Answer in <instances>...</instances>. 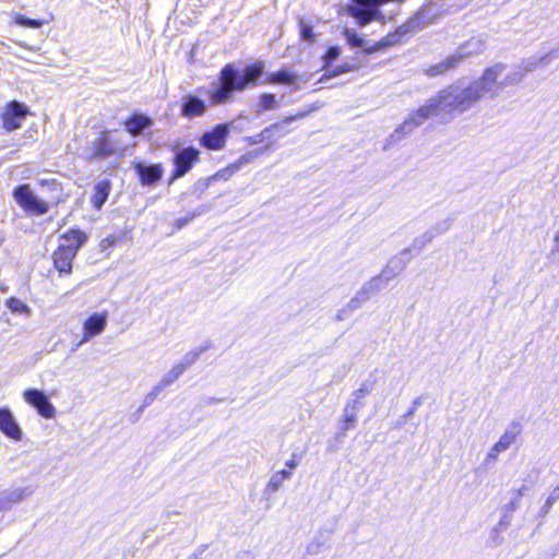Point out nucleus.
<instances>
[{
    "label": "nucleus",
    "instance_id": "nucleus-59",
    "mask_svg": "<svg viewBox=\"0 0 559 559\" xmlns=\"http://www.w3.org/2000/svg\"><path fill=\"white\" fill-rule=\"evenodd\" d=\"M551 508H552V506L548 504V502L545 501V503L543 504V507L539 510L538 516L542 519L546 518L547 514L550 512Z\"/></svg>",
    "mask_w": 559,
    "mask_h": 559
},
{
    "label": "nucleus",
    "instance_id": "nucleus-56",
    "mask_svg": "<svg viewBox=\"0 0 559 559\" xmlns=\"http://www.w3.org/2000/svg\"><path fill=\"white\" fill-rule=\"evenodd\" d=\"M350 314H352V312L349 310H347V308L344 306L335 314V320L336 321H343V320L347 319Z\"/></svg>",
    "mask_w": 559,
    "mask_h": 559
},
{
    "label": "nucleus",
    "instance_id": "nucleus-53",
    "mask_svg": "<svg viewBox=\"0 0 559 559\" xmlns=\"http://www.w3.org/2000/svg\"><path fill=\"white\" fill-rule=\"evenodd\" d=\"M209 545L204 544V545H200L198 546L194 551L187 557V559H202V556L203 554L205 552V550L207 549Z\"/></svg>",
    "mask_w": 559,
    "mask_h": 559
},
{
    "label": "nucleus",
    "instance_id": "nucleus-5",
    "mask_svg": "<svg viewBox=\"0 0 559 559\" xmlns=\"http://www.w3.org/2000/svg\"><path fill=\"white\" fill-rule=\"evenodd\" d=\"M405 0H352L346 7L347 13L356 21L357 25L364 27L369 23L384 21L380 7L388 2H404Z\"/></svg>",
    "mask_w": 559,
    "mask_h": 559
},
{
    "label": "nucleus",
    "instance_id": "nucleus-36",
    "mask_svg": "<svg viewBox=\"0 0 559 559\" xmlns=\"http://www.w3.org/2000/svg\"><path fill=\"white\" fill-rule=\"evenodd\" d=\"M357 412L353 408H349L345 406L344 408V419L341 426V429L343 431H347L349 429H353L356 426L357 423Z\"/></svg>",
    "mask_w": 559,
    "mask_h": 559
},
{
    "label": "nucleus",
    "instance_id": "nucleus-33",
    "mask_svg": "<svg viewBox=\"0 0 559 559\" xmlns=\"http://www.w3.org/2000/svg\"><path fill=\"white\" fill-rule=\"evenodd\" d=\"M211 348V344H206V345H203V346H200L198 348H194L190 352H188L182 360L180 362H178L182 368L183 370H188L198 359L199 357L206 350H209Z\"/></svg>",
    "mask_w": 559,
    "mask_h": 559
},
{
    "label": "nucleus",
    "instance_id": "nucleus-38",
    "mask_svg": "<svg viewBox=\"0 0 559 559\" xmlns=\"http://www.w3.org/2000/svg\"><path fill=\"white\" fill-rule=\"evenodd\" d=\"M354 70H356L355 66L349 64V63H343V64L336 66L334 68L326 69L323 78L331 79V78H335V76H338V75L347 73V72H352Z\"/></svg>",
    "mask_w": 559,
    "mask_h": 559
},
{
    "label": "nucleus",
    "instance_id": "nucleus-63",
    "mask_svg": "<svg viewBox=\"0 0 559 559\" xmlns=\"http://www.w3.org/2000/svg\"><path fill=\"white\" fill-rule=\"evenodd\" d=\"M17 44H19V46H21V47H23V48H25V49L34 50V48H33V47L28 46V45H27V44H25V43L20 41V43H17Z\"/></svg>",
    "mask_w": 559,
    "mask_h": 559
},
{
    "label": "nucleus",
    "instance_id": "nucleus-32",
    "mask_svg": "<svg viewBox=\"0 0 559 559\" xmlns=\"http://www.w3.org/2000/svg\"><path fill=\"white\" fill-rule=\"evenodd\" d=\"M383 287V283L374 276L364 283L357 293L368 301L371 295L379 293Z\"/></svg>",
    "mask_w": 559,
    "mask_h": 559
},
{
    "label": "nucleus",
    "instance_id": "nucleus-7",
    "mask_svg": "<svg viewBox=\"0 0 559 559\" xmlns=\"http://www.w3.org/2000/svg\"><path fill=\"white\" fill-rule=\"evenodd\" d=\"M12 194L19 206L31 215L40 216L49 211L48 203L39 199L27 183L15 187Z\"/></svg>",
    "mask_w": 559,
    "mask_h": 559
},
{
    "label": "nucleus",
    "instance_id": "nucleus-30",
    "mask_svg": "<svg viewBox=\"0 0 559 559\" xmlns=\"http://www.w3.org/2000/svg\"><path fill=\"white\" fill-rule=\"evenodd\" d=\"M552 53L554 52H548V53H545L544 56H540V57H531L528 59L523 60V62L521 63L520 67L522 68L524 73L527 74L530 72L535 71L539 67H544V66L548 64L549 63V57Z\"/></svg>",
    "mask_w": 559,
    "mask_h": 559
},
{
    "label": "nucleus",
    "instance_id": "nucleus-51",
    "mask_svg": "<svg viewBox=\"0 0 559 559\" xmlns=\"http://www.w3.org/2000/svg\"><path fill=\"white\" fill-rule=\"evenodd\" d=\"M38 183L41 187H47L51 191H59L60 190V185L53 178H51V179H39Z\"/></svg>",
    "mask_w": 559,
    "mask_h": 559
},
{
    "label": "nucleus",
    "instance_id": "nucleus-60",
    "mask_svg": "<svg viewBox=\"0 0 559 559\" xmlns=\"http://www.w3.org/2000/svg\"><path fill=\"white\" fill-rule=\"evenodd\" d=\"M276 473L283 479V481L290 479L293 476V473L286 469L278 471Z\"/></svg>",
    "mask_w": 559,
    "mask_h": 559
},
{
    "label": "nucleus",
    "instance_id": "nucleus-25",
    "mask_svg": "<svg viewBox=\"0 0 559 559\" xmlns=\"http://www.w3.org/2000/svg\"><path fill=\"white\" fill-rule=\"evenodd\" d=\"M459 66V59H456L455 56L452 53L443 61L427 68L425 72L429 76H438L447 73L448 71L456 69Z\"/></svg>",
    "mask_w": 559,
    "mask_h": 559
},
{
    "label": "nucleus",
    "instance_id": "nucleus-23",
    "mask_svg": "<svg viewBox=\"0 0 559 559\" xmlns=\"http://www.w3.org/2000/svg\"><path fill=\"white\" fill-rule=\"evenodd\" d=\"M152 124L153 120L150 117L143 114H134L126 121V129L133 136H138Z\"/></svg>",
    "mask_w": 559,
    "mask_h": 559
},
{
    "label": "nucleus",
    "instance_id": "nucleus-46",
    "mask_svg": "<svg viewBox=\"0 0 559 559\" xmlns=\"http://www.w3.org/2000/svg\"><path fill=\"white\" fill-rule=\"evenodd\" d=\"M283 483H284L283 479L275 472L270 477V480H269L267 485L265 486L264 492L265 493H274V492H276L281 488Z\"/></svg>",
    "mask_w": 559,
    "mask_h": 559
},
{
    "label": "nucleus",
    "instance_id": "nucleus-34",
    "mask_svg": "<svg viewBox=\"0 0 559 559\" xmlns=\"http://www.w3.org/2000/svg\"><path fill=\"white\" fill-rule=\"evenodd\" d=\"M183 372H185L183 368L179 364H176L173 366V368L168 372H166L162 377L158 384L163 389H166L167 386L171 385L175 381H177Z\"/></svg>",
    "mask_w": 559,
    "mask_h": 559
},
{
    "label": "nucleus",
    "instance_id": "nucleus-21",
    "mask_svg": "<svg viewBox=\"0 0 559 559\" xmlns=\"http://www.w3.org/2000/svg\"><path fill=\"white\" fill-rule=\"evenodd\" d=\"M526 74L519 66L515 70L509 72L501 81H498L499 78H496V84L492 90L489 92L490 98H495L498 96L504 88L508 86L519 84Z\"/></svg>",
    "mask_w": 559,
    "mask_h": 559
},
{
    "label": "nucleus",
    "instance_id": "nucleus-16",
    "mask_svg": "<svg viewBox=\"0 0 559 559\" xmlns=\"http://www.w3.org/2000/svg\"><path fill=\"white\" fill-rule=\"evenodd\" d=\"M207 109L203 99L195 95H186L181 99L180 111L186 118H194L202 116Z\"/></svg>",
    "mask_w": 559,
    "mask_h": 559
},
{
    "label": "nucleus",
    "instance_id": "nucleus-20",
    "mask_svg": "<svg viewBox=\"0 0 559 559\" xmlns=\"http://www.w3.org/2000/svg\"><path fill=\"white\" fill-rule=\"evenodd\" d=\"M299 75L288 68H282L276 72H272L265 79L266 84H284L294 86L293 91H298L299 85L297 84Z\"/></svg>",
    "mask_w": 559,
    "mask_h": 559
},
{
    "label": "nucleus",
    "instance_id": "nucleus-14",
    "mask_svg": "<svg viewBox=\"0 0 559 559\" xmlns=\"http://www.w3.org/2000/svg\"><path fill=\"white\" fill-rule=\"evenodd\" d=\"M134 170L140 178L143 186H153L158 182L164 174V169L160 164L146 165L144 163H136Z\"/></svg>",
    "mask_w": 559,
    "mask_h": 559
},
{
    "label": "nucleus",
    "instance_id": "nucleus-42",
    "mask_svg": "<svg viewBox=\"0 0 559 559\" xmlns=\"http://www.w3.org/2000/svg\"><path fill=\"white\" fill-rule=\"evenodd\" d=\"M164 389L157 383L145 396H144V400H143V405L138 409L136 414L135 415H140L143 409L147 406H150L155 400L156 397L160 394V392L163 391Z\"/></svg>",
    "mask_w": 559,
    "mask_h": 559
},
{
    "label": "nucleus",
    "instance_id": "nucleus-57",
    "mask_svg": "<svg viewBox=\"0 0 559 559\" xmlns=\"http://www.w3.org/2000/svg\"><path fill=\"white\" fill-rule=\"evenodd\" d=\"M420 404H421L420 399L419 397L415 399L413 402V406L403 415V418L406 419L408 417H412L416 412V407Z\"/></svg>",
    "mask_w": 559,
    "mask_h": 559
},
{
    "label": "nucleus",
    "instance_id": "nucleus-44",
    "mask_svg": "<svg viewBox=\"0 0 559 559\" xmlns=\"http://www.w3.org/2000/svg\"><path fill=\"white\" fill-rule=\"evenodd\" d=\"M215 180V177H207L204 179L198 180L193 185L192 192L197 195L198 199H201L205 190L210 187V185Z\"/></svg>",
    "mask_w": 559,
    "mask_h": 559
},
{
    "label": "nucleus",
    "instance_id": "nucleus-61",
    "mask_svg": "<svg viewBox=\"0 0 559 559\" xmlns=\"http://www.w3.org/2000/svg\"><path fill=\"white\" fill-rule=\"evenodd\" d=\"M285 465L289 468V469H295L298 465L297 461L293 457L288 461H286Z\"/></svg>",
    "mask_w": 559,
    "mask_h": 559
},
{
    "label": "nucleus",
    "instance_id": "nucleus-6",
    "mask_svg": "<svg viewBox=\"0 0 559 559\" xmlns=\"http://www.w3.org/2000/svg\"><path fill=\"white\" fill-rule=\"evenodd\" d=\"M117 142L109 131H100L82 147V157L87 160L106 159L117 153Z\"/></svg>",
    "mask_w": 559,
    "mask_h": 559
},
{
    "label": "nucleus",
    "instance_id": "nucleus-40",
    "mask_svg": "<svg viewBox=\"0 0 559 559\" xmlns=\"http://www.w3.org/2000/svg\"><path fill=\"white\" fill-rule=\"evenodd\" d=\"M343 36L347 44L353 48H360L364 46V39L352 28H344Z\"/></svg>",
    "mask_w": 559,
    "mask_h": 559
},
{
    "label": "nucleus",
    "instance_id": "nucleus-3",
    "mask_svg": "<svg viewBox=\"0 0 559 559\" xmlns=\"http://www.w3.org/2000/svg\"><path fill=\"white\" fill-rule=\"evenodd\" d=\"M87 235L80 229H70L61 236V242L53 252V264L60 274L72 271V261L80 248L86 242Z\"/></svg>",
    "mask_w": 559,
    "mask_h": 559
},
{
    "label": "nucleus",
    "instance_id": "nucleus-26",
    "mask_svg": "<svg viewBox=\"0 0 559 559\" xmlns=\"http://www.w3.org/2000/svg\"><path fill=\"white\" fill-rule=\"evenodd\" d=\"M32 490L28 488H16L9 491H3L0 495V501L3 509L7 508L8 504L17 503L29 497Z\"/></svg>",
    "mask_w": 559,
    "mask_h": 559
},
{
    "label": "nucleus",
    "instance_id": "nucleus-29",
    "mask_svg": "<svg viewBox=\"0 0 559 559\" xmlns=\"http://www.w3.org/2000/svg\"><path fill=\"white\" fill-rule=\"evenodd\" d=\"M412 258L413 257L409 254V249H403L397 254L392 257L386 264L391 270L395 271V273L401 274L411 262Z\"/></svg>",
    "mask_w": 559,
    "mask_h": 559
},
{
    "label": "nucleus",
    "instance_id": "nucleus-55",
    "mask_svg": "<svg viewBox=\"0 0 559 559\" xmlns=\"http://www.w3.org/2000/svg\"><path fill=\"white\" fill-rule=\"evenodd\" d=\"M549 258H559V230L555 234L554 246L549 252Z\"/></svg>",
    "mask_w": 559,
    "mask_h": 559
},
{
    "label": "nucleus",
    "instance_id": "nucleus-8",
    "mask_svg": "<svg viewBox=\"0 0 559 559\" xmlns=\"http://www.w3.org/2000/svg\"><path fill=\"white\" fill-rule=\"evenodd\" d=\"M239 119H247V117L239 115L237 119L230 122L217 124L212 130L206 131L201 135L200 144L203 147L213 151L223 148L227 140L229 129L236 128V123Z\"/></svg>",
    "mask_w": 559,
    "mask_h": 559
},
{
    "label": "nucleus",
    "instance_id": "nucleus-28",
    "mask_svg": "<svg viewBox=\"0 0 559 559\" xmlns=\"http://www.w3.org/2000/svg\"><path fill=\"white\" fill-rule=\"evenodd\" d=\"M408 34H411V32L405 24H402L394 32L389 33L386 36L381 38L379 40V46H382L383 49L392 47L402 41V39Z\"/></svg>",
    "mask_w": 559,
    "mask_h": 559
},
{
    "label": "nucleus",
    "instance_id": "nucleus-27",
    "mask_svg": "<svg viewBox=\"0 0 559 559\" xmlns=\"http://www.w3.org/2000/svg\"><path fill=\"white\" fill-rule=\"evenodd\" d=\"M305 116L304 112L295 116H289L284 118L282 121L272 123L269 126V129L273 135V138L276 140L277 138H282L290 132L288 129L289 124L297 120L298 118H302Z\"/></svg>",
    "mask_w": 559,
    "mask_h": 559
},
{
    "label": "nucleus",
    "instance_id": "nucleus-35",
    "mask_svg": "<svg viewBox=\"0 0 559 559\" xmlns=\"http://www.w3.org/2000/svg\"><path fill=\"white\" fill-rule=\"evenodd\" d=\"M209 209L205 205H201L197 210L189 212L185 217L177 218L174 222V226L177 229H181L186 225H188L191 221H193L197 216L205 213Z\"/></svg>",
    "mask_w": 559,
    "mask_h": 559
},
{
    "label": "nucleus",
    "instance_id": "nucleus-17",
    "mask_svg": "<svg viewBox=\"0 0 559 559\" xmlns=\"http://www.w3.org/2000/svg\"><path fill=\"white\" fill-rule=\"evenodd\" d=\"M436 13L432 12L430 7H423L419 9L414 16L409 17L404 24L412 33H416L419 29H423L427 25H430L435 22Z\"/></svg>",
    "mask_w": 559,
    "mask_h": 559
},
{
    "label": "nucleus",
    "instance_id": "nucleus-64",
    "mask_svg": "<svg viewBox=\"0 0 559 559\" xmlns=\"http://www.w3.org/2000/svg\"><path fill=\"white\" fill-rule=\"evenodd\" d=\"M240 120H241V119H239V120L237 121V123H236V128H235V129H240V127H241V123H239V121H240Z\"/></svg>",
    "mask_w": 559,
    "mask_h": 559
},
{
    "label": "nucleus",
    "instance_id": "nucleus-22",
    "mask_svg": "<svg viewBox=\"0 0 559 559\" xmlns=\"http://www.w3.org/2000/svg\"><path fill=\"white\" fill-rule=\"evenodd\" d=\"M374 388V380L366 379L360 383V386L354 391L353 397L346 403L345 406L359 411L365 405V397L368 396Z\"/></svg>",
    "mask_w": 559,
    "mask_h": 559
},
{
    "label": "nucleus",
    "instance_id": "nucleus-13",
    "mask_svg": "<svg viewBox=\"0 0 559 559\" xmlns=\"http://www.w3.org/2000/svg\"><path fill=\"white\" fill-rule=\"evenodd\" d=\"M107 325V313H94L92 314L83 325L84 336L81 342H79L73 348L75 350L79 348L84 342L88 341L91 337L100 334Z\"/></svg>",
    "mask_w": 559,
    "mask_h": 559
},
{
    "label": "nucleus",
    "instance_id": "nucleus-43",
    "mask_svg": "<svg viewBox=\"0 0 559 559\" xmlns=\"http://www.w3.org/2000/svg\"><path fill=\"white\" fill-rule=\"evenodd\" d=\"M299 31L300 36L305 41L313 43L316 40V35L312 31V26L305 22L302 19L299 20Z\"/></svg>",
    "mask_w": 559,
    "mask_h": 559
},
{
    "label": "nucleus",
    "instance_id": "nucleus-48",
    "mask_svg": "<svg viewBox=\"0 0 559 559\" xmlns=\"http://www.w3.org/2000/svg\"><path fill=\"white\" fill-rule=\"evenodd\" d=\"M366 302L367 300L364 297H361L358 293H356V295L345 305V307L353 313Z\"/></svg>",
    "mask_w": 559,
    "mask_h": 559
},
{
    "label": "nucleus",
    "instance_id": "nucleus-47",
    "mask_svg": "<svg viewBox=\"0 0 559 559\" xmlns=\"http://www.w3.org/2000/svg\"><path fill=\"white\" fill-rule=\"evenodd\" d=\"M341 55V48L338 46H331L326 50L323 56L324 66L329 67L333 61H335Z\"/></svg>",
    "mask_w": 559,
    "mask_h": 559
},
{
    "label": "nucleus",
    "instance_id": "nucleus-18",
    "mask_svg": "<svg viewBox=\"0 0 559 559\" xmlns=\"http://www.w3.org/2000/svg\"><path fill=\"white\" fill-rule=\"evenodd\" d=\"M450 228V223L449 221H444L436 226H433L431 229L425 231L423 235L416 237L411 247L408 248L409 249V252L412 250H415L417 252H420L429 242L432 241V239L438 236V235H441L443 233H445L448 229Z\"/></svg>",
    "mask_w": 559,
    "mask_h": 559
},
{
    "label": "nucleus",
    "instance_id": "nucleus-41",
    "mask_svg": "<svg viewBox=\"0 0 559 559\" xmlns=\"http://www.w3.org/2000/svg\"><path fill=\"white\" fill-rule=\"evenodd\" d=\"M14 23L23 27L39 28L44 25L45 22L43 20L29 19L25 15L17 14L14 17Z\"/></svg>",
    "mask_w": 559,
    "mask_h": 559
},
{
    "label": "nucleus",
    "instance_id": "nucleus-52",
    "mask_svg": "<svg viewBox=\"0 0 559 559\" xmlns=\"http://www.w3.org/2000/svg\"><path fill=\"white\" fill-rule=\"evenodd\" d=\"M524 490H525V487H522L520 489H518L515 491V497L512 499V501L509 503V509L510 510H516L518 507H519V501L521 500V498L523 497L524 495Z\"/></svg>",
    "mask_w": 559,
    "mask_h": 559
},
{
    "label": "nucleus",
    "instance_id": "nucleus-9",
    "mask_svg": "<svg viewBox=\"0 0 559 559\" xmlns=\"http://www.w3.org/2000/svg\"><path fill=\"white\" fill-rule=\"evenodd\" d=\"M201 152L193 147L188 146L176 152L174 156L175 168L169 179V185L175 180L186 176L200 159Z\"/></svg>",
    "mask_w": 559,
    "mask_h": 559
},
{
    "label": "nucleus",
    "instance_id": "nucleus-54",
    "mask_svg": "<svg viewBox=\"0 0 559 559\" xmlns=\"http://www.w3.org/2000/svg\"><path fill=\"white\" fill-rule=\"evenodd\" d=\"M559 500V484L550 491L548 497L546 498V502L548 504L554 506Z\"/></svg>",
    "mask_w": 559,
    "mask_h": 559
},
{
    "label": "nucleus",
    "instance_id": "nucleus-19",
    "mask_svg": "<svg viewBox=\"0 0 559 559\" xmlns=\"http://www.w3.org/2000/svg\"><path fill=\"white\" fill-rule=\"evenodd\" d=\"M486 48V41L481 37H473L460 45L453 53L461 64L466 58L481 53Z\"/></svg>",
    "mask_w": 559,
    "mask_h": 559
},
{
    "label": "nucleus",
    "instance_id": "nucleus-1",
    "mask_svg": "<svg viewBox=\"0 0 559 559\" xmlns=\"http://www.w3.org/2000/svg\"><path fill=\"white\" fill-rule=\"evenodd\" d=\"M507 66L502 62L488 67L481 76L473 82L457 81L441 90L435 97L443 114H463L472 109L496 84V78H500Z\"/></svg>",
    "mask_w": 559,
    "mask_h": 559
},
{
    "label": "nucleus",
    "instance_id": "nucleus-62",
    "mask_svg": "<svg viewBox=\"0 0 559 559\" xmlns=\"http://www.w3.org/2000/svg\"><path fill=\"white\" fill-rule=\"evenodd\" d=\"M223 402V399L210 397L207 404Z\"/></svg>",
    "mask_w": 559,
    "mask_h": 559
},
{
    "label": "nucleus",
    "instance_id": "nucleus-58",
    "mask_svg": "<svg viewBox=\"0 0 559 559\" xmlns=\"http://www.w3.org/2000/svg\"><path fill=\"white\" fill-rule=\"evenodd\" d=\"M380 50H383L382 46H379V41H377L376 44L371 45V46H368V47H365L364 48V52L366 55H372L377 51H380Z\"/></svg>",
    "mask_w": 559,
    "mask_h": 559
},
{
    "label": "nucleus",
    "instance_id": "nucleus-4",
    "mask_svg": "<svg viewBox=\"0 0 559 559\" xmlns=\"http://www.w3.org/2000/svg\"><path fill=\"white\" fill-rule=\"evenodd\" d=\"M442 114V110L433 96L427 100L425 105L413 111L409 117L402 122L393 133L388 138L384 148L394 145L401 141L406 134L412 133L416 128L423 126L426 120L431 117H437Z\"/></svg>",
    "mask_w": 559,
    "mask_h": 559
},
{
    "label": "nucleus",
    "instance_id": "nucleus-12",
    "mask_svg": "<svg viewBox=\"0 0 559 559\" xmlns=\"http://www.w3.org/2000/svg\"><path fill=\"white\" fill-rule=\"evenodd\" d=\"M520 431L519 424L512 423L510 428L500 437V439L492 445L490 451L487 453L484 464L486 466L492 465L498 455L509 449V447L515 441V438Z\"/></svg>",
    "mask_w": 559,
    "mask_h": 559
},
{
    "label": "nucleus",
    "instance_id": "nucleus-10",
    "mask_svg": "<svg viewBox=\"0 0 559 559\" xmlns=\"http://www.w3.org/2000/svg\"><path fill=\"white\" fill-rule=\"evenodd\" d=\"M29 110L26 105L17 100H12L7 104L0 120L5 131L11 132L21 128L22 122L25 120Z\"/></svg>",
    "mask_w": 559,
    "mask_h": 559
},
{
    "label": "nucleus",
    "instance_id": "nucleus-11",
    "mask_svg": "<svg viewBox=\"0 0 559 559\" xmlns=\"http://www.w3.org/2000/svg\"><path fill=\"white\" fill-rule=\"evenodd\" d=\"M23 397L41 417L50 419L55 416L56 408L43 391L38 389H27L24 391Z\"/></svg>",
    "mask_w": 559,
    "mask_h": 559
},
{
    "label": "nucleus",
    "instance_id": "nucleus-39",
    "mask_svg": "<svg viewBox=\"0 0 559 559\" xmlns=\"http://www.w3.org/2000/svg\"><path fill=\"white\" fill-rule=\"evenodd\" d=\"M7 307L14 313L29 314L31 309L22 300L11 297L7 300Z\"/></svg>",
    "mask_w": 559,
    "mask_h": 559
},
{
    "label": "nucleus",
    "instance_id": "nucleus-50",
    "mask_svg": "<svg viewBox=\"0 0 559 559\" xmlns=\"http://www.w3.org/2000/svg\"><path fill=\"white\" fill-rule=\"evenodd\" d=\"M239 163H241V160H239ZM239 168H240V164H234V165H231L230 167H228L226 169L217 171L212 177H215V180L216 179H225V180H227L235 171L239 170Z\"/></svg>",
    "mask_w": 559,
    "mask_h": 559
},
{
    "label": "nucleus",
    "instance_id": "nucleus-31",
    "mask_svg": "<svg viewBox=\"0 0 559 559\" xmlns=\"http://www.w3.org/2000/svg\"><path fill=\"white\" fill-rule=\"evenodd\" d=\"M280 107L278 102L276 100V96L271 93H263L259 96L258 105H257V115H260L263 111L275 110Z\"/></svg>",
    "mask_w": 559,
    "mask_h": 559
},
{
    "label": "nucleus",
    "instance_id": "nucleus-49",
    "mask_svg": "<svg viewBox=\"0 0 559 559\" xmlns=\"http://www.w3.org/2000/svg\"><path fill=\"white\" fill-rule=\"evenodd\" d=\"M399 275V273H395V271L391 270L390 266L386 264L382 272L377 276L385 286L390 281L394 280Z\"/></svg>",
    "mask_w": 559,
    "mask_h": 559
},
{
    "label": "nucleus",
    "instance_id": "nucleus-45",
    "mask_svg": "<svg viewBox=\"0 0 559 559\" xmlns=\"http://www.w3.org/2000/svg\"><path fill=\"white\" fill-rule=\"evenodd\" d=\"M329 540V536L318 537L312 540L307 546V554L309 555H318L321 552L322 548L325 547L326 542Z\"/></svg>",
    "mask_w": 559,
    "mask_h": 559
},
{
    "label": "nucleus",
    "instance_id": "nucleus-37",
    "mask_svg": "<svg viewBox=\"0 0 559 559\" xmlns=\"http://www.w3.org/2000/svg\"><path fill=\"white\" fill-rule=\"evenodd\" d=\"M274 141H275V139L273 138L269 127H265L258 134H254V135L248 138V142L251 145L260 144L263 142H269V144H272Z\"/></svg>",
    "mask_w": 559,
    "mask_h": 559
},
{
    "label": "nucleus",
    "instance_id": "nucleus-24",
    "mask_svg": "<svg viewBox=\"0 0 559 559\" xmlns=\"http://www.w3.org/2000/svg\"><path fill=\"white\" fill-rule=\"evenodd\" d=\"M111 190V183L109 180H102L94 187V194L92 197V204L96 210H100L106 203L108 195Z\"/></svg>",
    "mask_w": 559,
    "mask_h": 559
},
{
    "label": "nucleus",
    "instance_id": "nucleus-15",
    "mask_svg": "<svg viewBox=\"0 0 559 559\" xmlns=\"http://www.w3.org/2000/svg\"><path fill=\"white\" fill-rule=\"evenodd\" d=\"M0 430L8 438L14 441H21L22 430L15 420L13 413L9 408H0Z\"/></svg>",
    "mask_w": 559,
    "mask_h": 559
},
{
    "label": "nucleus",
    "instance_id": "nucleus-2",
    "mask_svg": "<svg viewBox=\"0 0 559 559\" xmlns=\"http://www.w3.org/2000/svg\"><path fill=\"white\" fill-rule=\"evenodd\" d=\"M264 73V62L257 60L240 71L235 63L225 64L218 74L217 84L210 91L212 105H223L234 100L236 93H242L250 86H255Z\"/></svg>",
    "mask_w": 559,
    "mask_h": 559
}]
</instances>
